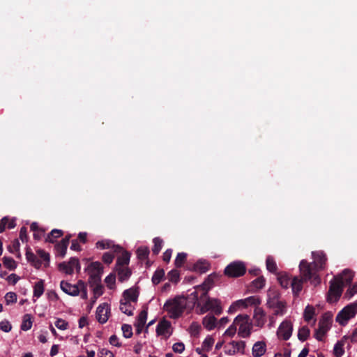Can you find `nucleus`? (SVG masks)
I'll return each mask as SVG.
<instances>
[{
  "label": "nucleus",
  "mask_w": 357,
  "mask_h": 357,
  "mask_svg": "<svg viewBox=\"0 0 357 357\" xmlns=\"http://www.w3.org/2000/svg\"><path fill=\"white\" fill-rule=\"evenodd\" d=\"M312 262L309 263L302 259L299 264V271L301 278L295 276L291 281L292 293L298 296L303 289V282L310 281L311 284L317 286L321 282L319 272L326 268V257L322 251L312 252Z\"/></svg>",
  "instance_id": "f257e3e1"
},
{
  "label": "nucleus",
  "mask_w": 357,
  "mask_h": 357,
  "mask_svg": "<svg viewBox=\"0 0 357 357\" xmlns=\"http://www.w3.org/2000/svg\"><path fill=\"white\" fill-rule=\"evenodd\" d=\"M196 311L199 314H203L208 311L215 315H220L222 312L221 301L210 298L206 293H203L199 301L195 303Z\"/></svg>",
  "instance_id": "f03ea898"
},
{
  "label": "nucleus",
  "mask_w": 357,
  "mask_h": 357,
  "mask_svg": "<svg viewBox=\"0 0 357 357\" xmlns=\"http://www.w3.org/2000/svg\"><path fill=\"white\" fill-rule=\"evenodd\" d=\"M187 301L184 296H176L169 298L163 305V310L170 319H176L182 316L186 308Z\"/></svg>",
  "instance_id": "7ed1b4c3"
},
{
  "label": "nucleus",
  "mask_w": 357,
  "mask_h": 357,
  "mask_svg": "<svg viewBox=\"0 0 357 357\" xmlns=\"http://www.w3.org/2000/svg\"><path fill=\"white\" fill-rule=\"evenodd\" d=\"M266 305L273 311V314L276 316L282 317L287 311L286 302L280 300L276 294L273 296H271V294H268Z\"/></svg>",
  "instance_id": "20e7f679"
},
{
  "label": "nucleus",
  "mask_w": 357,
  "mask_h": 357,
  "mask_svg": "<svg viewBox=\"0 0 357 357\" xmlns=\"http://www.w3.org/2000/svg\"><path fill=\"white\" fill-rule=\"evenodd\" d=\"M234 324L238 327V335L242 338L248 337L252 328L249 316L239 314L234 319Z\"/></svg>",
  "instance_id": "39448f33"
},
{
  "label": "nucleus",
  "mask_w": 357,
  "mask_h": 357,
  "mask_svg": "<svg viewBox=\"0 0 357 357\" xmlns=\"http://www.w3.org/2000/svg\"><path fill=\"white\" fill-rule=\"evenodd\" d=\"M357 313V301L344 307L337 315L336 321L342 326L347 324L348 321L354 317Z\"/></svg>",
  "instance_id": "423d86ee"
},
{
  "label": "nucleus",
  "mask_w": 357,
  "mask_h": 357,
  "mask_svg": "<svg viewBox=\"0 0 357 357\" xmlns=\"http://www.w3.org/2000/svg\"><path fill=\"white\" fill-rule=\"evenodd\" d=\"M86 271L89 277V284H97V282H101L103 266L100 262L94 261L90 263L86 268Z\"/></svg>",
  "instance_id": "0eeeda50"
},
{
  "label": "nucleus",
  "mask_w": 357,
  "mask_h": 357,
  "mask_svg": "<svg viewBox=\"0 0 357 357\" xmlns=\"http://www.w3.org/2000/svg\"><path fill=\"white\" fill-rule=\"evenodd\" d=\"M245 271V264L241 261H235L226 266L225 274L229 277L237 278L243 275Z\"/></svg>",
  "instance_id": "6e6552de"
},
{
  "label": "nucleus",
  "mask_w": 357,
  "mask_h": 357,
  "mask_svg": "<svg viewBox=\"0 0 357 357\" xmlns=\"http://www.w3.org/2000/svg\"><path fill=\"white\" fill-rule=\"evenodd\" d=\"M80 286L84 287V282L79 280L75 284H70L66 281H61L60 283V287L61 290L68 295L72 296H76L79 294Z\"/></svg>",
  "instance_id": "1a4fd4ad"
},
{
  "label": "nucleus",
  "mask_w": 357,
  "mask_h": 357,
  "mask_svg": "<svg viewBox=\"0 0 357 357\" xmlns=\"http://www.w3.org/2000/svg\"><path fill=\"white\" fill-rule=\"evenodd\" d=\"M293 331V326L290 321L285 319L279 326L277 330V336L279 339L288 340Z\"/></svg>",
  "instance_id": "9d476101"
},
{
  "label": "nucleus",
  "mask_w": 357,
  "mask_h": 357,
  "mask_svg": "<svg viewBox=\"0 0 357 357\" xmlns=\"http://www.w3.org/2000/svg\"><path fill=\"white\" fill-rule=\"evenodd\" d=\"M343 287L341 284L337 282L335 280L330 282V288L327 296V300L330 303L336 302L342 295Z\"/></svg>",
  "instance_id": "9b49d317"
},
{
  "label": "nucleus",
  "mask_w": 357,
  "mask_h": 357,
  "mask_svg": "<svg viewBox=\"0 0 357 357\" xmlns=\"http://www.w3.org/2000/svg\"><path fill=\"white\" fill-rule=\"evenodd\" d=\"M59 269L66 274L71 275L75 269H77L78 271L80 270L79 260L77 258L71 257L69 261L60 263L59 264Z\"/></svg>",
  "instance_id": "f8f14e48"
},
{
  "label": "nucleus",
  "mask_w": 357,
  "mask_h": 357,
  "mask_svg": "<svg viewBox=\"0 0 357 357\" xmlns=\"http://www.w3.org/2000/svg\"><path fill=\"white\" fill-rule=\"evenodd\" d=\"M110 314V307L107 303L100 304L96 312V317L100 324H105L107 321Z\"/></svg>",
  "instance_id": "ddd939ff"
},
{
  "label": "nucleus",
  "mask_w": 357,
  "mask_h": 357,
  "mask_svg": "<svg viewBox=\"0 0 357 357\" xmlns=\"http://www.w3.org/2000/svg\"><path fill=\"white\" fill-rule=\"evenodd\" d=\"M156 333L159 336L169 338L172 334L171 322L166 319L160 321L156 326Z\"/></svg>",
  "instance_id": "4468645a"
},
{
  "label": "nucleus",
  "mask_w": 357,
  "mask_h": 357,
  "mask_svg": "<svg viewBox=\"0 0 357 357\" xmlns=\"http://www.w3.org/2000/svg\"><path fill=\"white\" fill-rule=\"evenodd\" d=\"M353 278L354 273L352 271L345 269L341 274L335 277L334 280L344 287L351 282Z\"/></svg>",
  "instance_id": "2eb2a0df"
},
{
  "label": "nucleus",
  "mask_w": 357,
  "mask_h": 357,
  "mask_svg": "<svg viewBox=\"0 0 357 357\" xmlns=\"http://www.w3.org/2000/svg\"><path fill=\"white\" fill-rule=\"evenodd\" d=\"M96 246L98 249L105 250V249H112L114 252H121L122 248L119 245H116L114 244V242L111 240L105 239L102 241H98Z\"/></svg>",
  "instance_id": "dca6fc26"
},
{
  "label": "nucleus",
  "mask_w": 357,
  "mask_h": 357,
  "mask_svg": "<svg viewBox=\"0 0 357 357\" xmlns=\"http://www.w3.org/2000/svg\"><path fill=\"white\" fill-rule=\"evenodd\" d=\"M253 319L256 326L262 328L266 322V314L264 310L261 307H255Z\"/></svg>",
  "instance_id": "f3484780"
},
{
  "label": "nucleus",
  "mask_w": 357,
  "mask_h": 357,
  "mask_svg": "<svg viewBox=\"0 0 357 357\" xmlns=\"http://www.w3.org/2000/svg\"><path fill=\"white\" fill-rule=\"evenodd\" d=\"M332 322L333 314L331 312H326L321 316L319 321L318 328L327 333L331 327Z\"/></svg>",
  "instance_id": "a211bd4d"
},
{
  "label": "nucleus",
  "mask_w": 357,
  "mask_h": 357,
  "mask_svg": "<svg viewBox=\"0 0 357 357\" xmlns=\"http://www.w3.org/2000/svg\"><path fill=\"white\" fill-rule=\"evenodd\" d=\"M245 347V342L243 341H232L226 346V354L234 355L236 353L243 351Z\"/></svg>",
  "instance_id": "6ab92c4d"
},
{
  "label": "nucleus",
  "mask_w": 357,
  "mask_h": 357,
  "mask_svg": "<svg viewBox=\"0 0 357 357\" xmlns=\"http://www.w3.org/2000/svg\"><path fill=\"white\" fill-rule=\"evenodd\" d=\"M147 310L144 309L140 312L139 314L138 315L134 324V326L136 328V333L137 334H140L142 332V330L147 319Z\"/></svg>",
  "instance_id": "aec40b11"
},
{
  "label": "nucleus",
  "mask_w": 357,
  "mask_h": 357,
  "mask_svg": "<svg viewBox=\"0 0 357 357\" xmlns=\"http://www.w3.org/2000/svg\"><path fill=\"white\" fill-rule=\"evenodd\" d=\"M70 237V236H66L64 238L61 240L60 243H57L55 245L56 255L61 257V258L64 257L66 254L67 248L69 244Z\"/></svg>",
  "instance_id": "412c9836"
},
{
  "label": "nucleus",
  "mask_w": 357,
  "mask_h": 357,
  "mask_svg": "<svg viewBox=\"0 0 357 357\" xmlns=\"http://www.w3.org/2000/svg\"><path fill=\"white\" fill-rule=\"evenodd\" d=\"M202 324L207 331H212L218 326V320L213 314H208L202 319Z\"/></svg>",
  "instance_id": "4be33fe9"
},
{
  "label": "nucleus",
  "mask_w": 357,
  "mask_h": 357,
  "mask_svg": "<svg viewBox=\"0 0 357 357\" xmlns=\"http://www.w3.org/2000/svg\"><path fill=\"white\" fill-rule=\"evenodd\" d=\"M45 281L40 279L33 287V301L36 302L44 293Z\"/></svg>",
  "instance_id": "5701e85b"
},
{
  "label": "nucleus",
  "mask_w": 357,
  "mask_h": 357,
  "mask_svg": "<svg viewBox=\"0 0 357 357\" xmlns=\"http://www.w3.org/2000/svg\"><path fill=\"white\" fill-rule=\"evenodd\" d=\"M266 351V344L264 341L255 342L252 349V354L254 357H261Z\"/></svg>",
  "instance_id": "b1692460"
},
{
  "label": "nucleus",
  "mask_w": 357,
  "mask_h": 357,
  "mask_svg": "<svg viewBox=\"0 0 357 357\" xmlns=\"http://www.w3.org/2000/svg\"><path fill=\"white\" fill-rule=\"evenodd\" d=\"M139 293L136 289L130 288L125 290L123 294V301H126L130 303H135L137 301Z\"/></svg>",
  "instance_id": "393cba45"
},
{
  "label": "nucleus",
  "mask_w": 357,
  "mask_h": 357,
  "mask_svg": "<svg viewBox=\"0 0 357 357\" xmlns=\"http://www.w3.org/2000/svg\"><path fill=\"white\" fill-rule=\"evenodd\" d=\"M116 270L118 272L119 280L120 282L128 280L131 275V271L128 266H120V268H116Z\"/></svg>",
  "instance_id": "a878e982"
},
{
  "label": "nucleus",
  "mask_w": 357,
  "mask_h": 357,
  "mask_svg": "<svg viewBox=\"0 0 357 357\" xmlns=\"http://www.w3.org/2000/svg\"><path fill=\"white\" fill-rule=\"evenodd\" d=\"M291 280L292 278L285 273H280L278 275V280L281 287L284 289H287L291 286Z\"/></svg>",
  "instance_id": "bb28decb"
},
{
  "label": "nucleus",
  "mask_w": 357,
  "mask_h": 357,
  "mask_svg": "<svg viewBox=\"0 0 357 357\" xmlns=\"http://www.w3.org/2000/svg\"><path fill=\"white\" fill-rule=\"evenodd\" d=\"M119 309L123 313L131 316L133 314L134 306L131 303L121 299Z\"/></svg>",
  "instance_id": "cd10ccee"
},
{
  "label": "nucleus",
  "mask_w": 357,
  "mask_h": 357,
  "mask_svg": "<svg viewBox=\"0 0 357 357\" xmlns=\"http://www.w3.org/2000/svg\"><path fill=\"white\" fill-rule=\"evenodd\" d=\"M130 255L127 252H123L121 255L118 257L116 263V268L120 266H127L130 262Z\"/></svg>",
  "instance_id": "c85d7f7f"
},
{
  "label": "nucleus",
  "mask_w": 357,
  "mask_h": 357,
  "mask_svg": "<svg viewBox=\"0 0 357 357\" xmlns=\"http://www.w3.org/2000/svg\"><path fill=\"white\" fill-rule=\"evenodd\" d=\"M93 288V303H96L97 298L103 294V287L100 282L97 284H90Z\"/></svg>",
  "instance_id": "c756f323"
},
{
  "label": "nucleus",
  "mask_w": 357,
  "mask_h": 357,
  "mask_svg": "<svg viewBox=\"0 0 357 357\" xmlns=\"http://www.w3.org/2000/svg\"><path fill=\"white\" fill-rule=\"evenodd\" d=\"M209 264L206 260H199L194 266L195 271L200 273H205L208 271Z\"/></svg>",
  "instance_id": "7c9ffc66"
},
{
  "label": "nucleus",
  "mask_w": 357,
  "mask_h": 357,
  "mask_svg": "<svg viewBox=\"0 0 357 357\" xmlns=\"http://www.w3.org/2000/svg\"><path fill=\"white\" fill-rule=\"evenodd\" d=\"M32 326V320L30 314H26L23 317L21 329L24 331H29Z\"/></svg>",
  "instance_id": "2f4dec72"
},
{
  "label": "nucleus",
  "mask_w": 357,
  "mask_h": 357,
  "mask_svg": "<svg viewBox=\"0 0 357 357\" xmlns=\"http://www.w3.org/2000/svg\"><path fill=\"white\" fill-rule=\"evenodd\" d=\"M63 235V231L60 229H52V231L47 235L45 238L47 242L54 243L55 239Z\"/></svg>",
  "instance_id": "473e14b6"
},
{
  "label": "nucleus",
  "mask_w": 357,
  "mask_h": 357,
  "mask_svg": "<svg viewBox=\"0 0 357 357\" xmlns=\"http://www.w3.org/2000/svg\"><path fill=\"white\" fill-rule=\"evenodd\" d=\"M266 268L271 273H276L278 267L275 261L271 256H268L266 260Z\"/></svg>",
  "instance_id": "72a5a7b5"
},
{
  "label": "nucleus",
  "mask_w": 357,
  "mask_h": 357,
  "mask_svg": "<svg viewBox=\"0 0 357 357\" xmlns=\"http://www.w3.org/2000/svg\"><path fill=\"white\" fill-rule=\"evenodd\" d=\"M245 303L247 307L249 306H255V307H259L258 305L261 303V299L259 296H252L245 298Z\"/></svg>",
  "instance_id": "f704fd0d"
},
{
  "label": "nucleus",
  "mask_w": 357,
  "mask_h": 357,
  "mask_svg": "<svg viewBox=\"0 0 357 357\" xmlns=\"http://www.w3.org/2000/svg\"><path fill=\"white\" fill-rule=\"evenodd\" d=\"M315 314V309L311 305H307L303 313L304 319L306 321H310L313 319Z\"/></svg>",
  "instance_id": "c9c22d12"
},
{
  "label": "nucleus",
  "mask_w": 357,
  "mask_h": 357,
  "mask_svg": "<svg viewBox=\"0 0 357 357\" xmlns=\"http://www.w3.org/2000/svg\"><path fill=\"white\" fill-rule=\"evenodd\" d=\"M214 342V338L211 335H208L202 342V349L206 351H209L211 349Z\"/></svg>",
  "instance_id": "e433bc0d"
},
{
  "label": "nucleus",
  "mask_w": 357,
  "mask_h": 357,
  "mask_svg": "<svg viewBox=\"0 0 357 357\" xmlns=\"http://www.w3.org/2000/svg\"><path fill=\"white\" fill-rule=\"evenodd\" d=\"M310 335V330L307 326L301 327L298 332V338L301 342L305 341Z\"/></svg>",
  "instance_id": "4c0bfd02"
},
{
  "label": "nucleus",
  "mask_w": 357,
  "mask_h": 357,
  "mask_svg": "<svg viewBox=\"0 0 357 357\" xmlns=\"http://www.w3.org/2000/svg\"><path fill=\"white\" fill-rule=\"evenodd\" d=\"M344 353V343L338 341L334 346L333 354L336 357H341Z\"/></svg>",
  "instance_id": "58836bf2"
},
{
  "label": "nucleus",
  "mask_w": 357,
  "mask_h": 357,
  "mask_svg": "<svg viewBox=\"0 0 357 357\" xmlns=\"http://www.w3.org/2000/svg\"><path fill=\"white\" fill-rule=\"evenodd\" d=\"M3 264L9 270H14L17 267L15 261L10 257H4Z\"/></svg>",
  "instance_id": "ea45409f"
},
{
  "label": "nucleus",
  "mask_w": 357,
  "mask_h": 357,
  "mask_svg": "<svg viewBox=\"0 0 357 357\" xmlns=\"http://www.w3.org/2000/svg\"><path fill=\"white\" fill-rule=\"evenodd\" d=\"M165 276V271L162 269H158L152 277V282L154 284H159Z\"/></svg>",
  "instance_id": "a19ab883"
},
{
  "label": "nucleus",
  "mask_w": 357,
  "mask_h": 357,
  "mask_svg": "<svg viewBox=\"0 0 357 357\" xmlns=\"http://www.w3.org/2000/svg\"><path fill=\"white\" fill-rule=\"evenodd\" d=\"M153 241L154 245L152 251L153 254L158 255L162 248L163 241L159 237H155L153 238Z\"/></svg>",
  "instance_id": "79ce46f5"
},
{
  "label": "nucleus",
  "mask_w": 357,
  "mask_h": 357,
  "mask_svg": "<svg viewBox=\"0 0 357 357\" xmlns=\"http://www.w3.org/2000/svg\"><path fill=\"white\" fill-rule=\"evenodd\" d=\"M149 250L147 247H139L137 250V255L139 259L144 260L148 257Z\"/></svg>",
  "instance_id": "37998d69"
},
{
  "label": "nucleus",
  "mask_w": 357,
  "mask_h": 357,
  "mask_svg": "<svg viewBox=\"0 0 357 357\" xmlns=\"http://www.w3.org/2000/svg\"><path fill=\"white\" fill-rule=\"evenodd\" d=\"M121 330L123 332V335L126 338H130L132 335V326L129 324H124L121 326Z\"/></svg>",
  "instance_id": "c03bdc74"
},
{
  "label": "nucleus",
  "mask_w": 357,
  "mask_h": 357,
  "mask_svg": "<svg viewBox=\"0 0 357 357\" xmlns=\"http://www.w3.org/2000/svg\"><path fill=\"white\" fill-rule=\"evenodd\" d=\"M115 281H116V276L114 274H112V273H110L109 275H108L105 279V282L106 283L107 287L111 289L114 287Z\"/></svg>",
  "instance_id": "a18cd8bd"
},
{
  "label": "nucleus",
  "mask_w": 357,
  "mask_h": 357,
  "mask_svg": "<svg viewBox=\"0 0 357 357\" xmlns=\"http://www.w3.org/2000/svg\"><path fill=\"white\" fill-rule=\"evenodd\" d=\"M187 257V255L184 252H180L177 255L176 259H175V266L176 267H181L182 266L183 264L185 261Z\"/></svg>",
  "instance_id": "49530a36"
},
{
  "label": "nucleus",
  "mask_w": 357,
  "mask_h": 357,
  "mask_svg": "<svg viewBox=\"0 0 357 357\" xmlns=\"http://www.w3.org/2000/svg\"><path fill=\"white\" fill-rule=\"evenodd\" d=\"M266 280L264 277H259L252 282V286L257 289L263 288L265 285Z\"/></svg>",
  "instance_id": "de8ad7c7"
},
{
  "label": "nucleus",
  "mask_w": 357,
  "mask_h": 357,
  "mask_svg": "<svg viewBox=\"0 0 357 357\" xmlns=\"http://www.w3.org/2000/svg\"><path fill=\"white\" fill-rule=\"evenodd\" d=\"M54 325L58 329L62 331L66 330L68 328V323L60 318L56 320Z\"/></svg>",
  "instance_id": "09e8293b"
},
{
  "label": "nucleus",
  "mask_w": 357,
  "mask_h": 357,
  "mask_svg": "<svg viewBox=\"0 0 357 357\" xmlns=\"http://www.w3.org/2000/svg\"><path fill=\"white\" fill-rule=\"evenodd\" d=\"M5 300L7 305L14 303L17 301V295L14 292H8L5 295Z\"/></svg>",
  "instance_id": "8fccbe9b"
},
{
  "label": "nucleus",
  "mask_w": 357,
  "mask_h": 357,
  "mask_svg": "<svg viewBox=\"0 0 357 357\" xmlns=\"http://www.w3.org/2000/svg\"><path fill=\"white\" fill-rule=\"evenodd\" d=\"M0 329L5 333H8L11 331L12 326L8 320H3L0 322Z\"/></svg>",
  "instance_id": "3c124183"
},
{
  "label": "nucleus",
  "mask_w": 357,
  "mask_h": 357,
  "mask_svg": "<svg viewBox=\"0 0 357 357\" xmlns=\"http://www.w3.org/2000/svg\"><path fill=\"white\" fill-rule=\"evenodd\" d=\"M168 278L169 281L177 282L179 280V273L176 270H172L168 273Z\"/></svg>",
  "instance_id": "603ef678"
},
{
  "label": "nucleus",
  "mask_w": 357,
  "mask_h": 357,
  "mask_svg": "<svg viewBox=\"0 0 357 357\" xmlns=\"http://www.w3.org/2000/svg\"><path fill=\"white\" fill-rule=\"evenodd\" d=\"M114 258V254L110 252H105L102 257L104 263H105L107 264H110L113 261Z\"/></svg>",
  "instance_id": "864d4df0"
},
{
  "label": "nucleus",
  "mask_w": 357,
  "mask_h": 357,
  "mask_svg": "<svg viewBox=\"0 0 357 357\" xmlns=\"http://www.w3.org/2000/svg\"><path fill=\"white\" fill-rule=\"evenodd\" d=\"M237 330V325L234 324V321L233 324L225 331L224 335L229 337H232L234 335Z\"/></svg>",
  "instance_id": "5fc2aeb1"
},
{
  "label": "nucleus",
  "mask_w": 357,
  "mask_h": 357,
  "mask_svg": "<svg viewBox=\"0 0 357 357\" xmlns=\"http://www.w3.org/2000/svg\"><path fill=\"white\" fill-rule=\"evenodd\" d=\"M172 349L175 353L181 354L185 350V344L183 342L174 343Z\"/></svg>",
  "instance_id": "6e6d98bb"
},
{
  "label": "nucleus",
  "mask_w": 357,
  "mask_h": 357,
  "mask_svg": "<svg viewBox=\"0 0 357 357\" xmlns=\"http://www.w3.org/2000/svg\"><path fill=\"white\" fill-rule=\"evenodd\" d=\"M357 293V283L350 286L347 289L345 295L348 298H351L354 294Z\"/></svg>",
  "instance_id": "4d7b16f0"
},
{
  "label": "nucleus",
  "mask_w": 357,
  "mask_h": 357,
  "mask_svg": "<svg viewBox=\"0 0 357 357\" xmlns=\"http://www.w3.org/2000/svg\"><path fill=\"white\" fill-rule=\"evenodd\" d=\"M98 355L99 357H114V354L111 351H109L107 349H105V348L100 349Z\"/></svg>",
  "instance_id": "13d9d810"
},
{
  "label": "nucleus",
  "mask_w": 357,
  "mask_h": 357,
  "mask_svg": "<svg viewBox=\"0 0 357 357\" xmlns=\"http://www.w3.org/2000/svg\"><path fill=\"white\" fill-rule=\"evenodd\" d=\"M326 333H326L325 331H321L319 328H317L315 330L314 335L316 340H317L318 341H322Z\"/></svg>",
  "instance_id": "bf43d9fd"
},
{
  "label": "nucleus",
  "mask_w": 357,
  "mask_h": 357,
  "mask_svg": "<svg viewBox=\"0 0 357 357\" xmlns=\"http://www.w3.org/2000/svg\"><path fill=\"white\" fill-rule=\"evenodd\" d=\"M20 247V243L17 239L15 240L13 243L12 246L8 247V250L14 253L15 251H19Z\"/></svg>",
  "instance_id": "052dcab7"
},
{
  "label": "nucleus",
  "mask_w": 357,
  "mask_h": 357,
  "mask_svg": "<svg viewBox=\"0 0 357 357\" xmlns=\"http://www.w3.org/2000/svg\"><path fill=\"white\" fill-rule=\"evenodd\" d=\"M109 343L113 345V346H115V347H120L121 346V342H119V340L118 338V337L115 335H112L110 337H109Z\"/></svg>",
  "instance_id": "680f3d73"
},
{
  "label": "nucleus",
  "mask_w": 357,
  "mask_h": 357,
  "mask_svg": "<svg viewBox=\"0 0 357 357\" xmlns=\"http://www.w3.org/2000/svg\"><path fill=\"white\" fill-rule=\"evenodd\" d=\"M20 279V278L15 273L10 274L7 278L8 281L13 284H15Z\"/></svg>",
  "instance_id": "e2e57ef3"
},
{
  "label": "nucleus",
  "mask_w": 357,
  "mask_h": 357,
  "mask_svg": "<svg viewBox=\"0 0 357 357\" xmlns=\"http://www.w3.org/2000/svg\"><path fill=\"white\" fill-rule=\"evenodd\" d=\"M26 228L25 227H22L20 229V238L22 241H27V234H26Z\"/></svg>",
  "instance_id": "0e129e2a"
},
{
  "label": "nucleus",
  "mask_w": 357,
  "mask_h": 357,
  "mask_svg": "<svg viewBox=\"0 0 357 357\" xmlns=\"http://www.w3.org/2000/svg\"><path fill=\"white\" fill-rule=\"evenodd\" d=\"M8 222V218L4 217L0 220V233L3 232L6 227V224Z\"/></svg>",
  "instance_id": "69168bd1"
},
{
  "label": "nucleus",
  "mask_w": 357,
  "mask_h": 357,
  "mask_svg": "<svg viewBox=\"0 0 357 357\" xmlns=\"http://www.w3.org/2000/svg\"><path fill=\"white\" fill-rule=\"evenodd\" d=\"M229 322V319L227 317H224L221 318L219 321H218V326L217 328H220L224 327Z\"/></svg>",
  "instance_id": "338daca9"
},
{
  "label": "nucleus",
  "mask_w": 357,
  "mask_h": 357,
  "mask_svg": "<svg viewBox=\"0 0 357 357\" xmlns=\"http://www.w3.org/2000/svg\"><path fill=\"white\" fill-rule=\"evenodd\" d=\"M172 250L168 249L163 253V260L166 262L169 261L172 257Z\"/></svg>",
  "instance_id": "774afa93"
}]
</instances>
